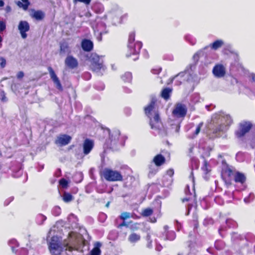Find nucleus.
Returning <instances> with one entry per match:
<instances>
[{
  "instance_id": "29",
  "label": "nucleus",
  "mask_w": 255,
  "mask_h": 255,
  "mask_svg": "<svg viewBox=\"0 0 255 255\" xmlns=\"http://www.w3.org/2000/svg\"><path fill=\"white\" fill-rule=\"evenodd\" d=\"M122 79L125 82H129L132 79V75L130 72H126L122 76Z\"/></svg>"
},
{
  "instance_id": "44",
  "label": "nucleus",
  "mask_w": 255,
  "mask_h": 255,
  "mask_svg": "<svg viewBox=\"0 0 255 255\" xmlns=\"http://www.w3.org/2000/svg\"><path fill=\"white\" fill-rule=\"evenodd\" d=\"M1 96V101L3 102H5L6 101L7 99H6V97L5 96V94L4 93V92L3 91H2L1 92V94H0Z\"/></svg>"
},
{
  "instance_id": "2",
  "label": "nucleus",
  "mask_w": 255,
  "mask_h": 255,
  "mask_svg": "<svg viewBox=\"0 0 255 255\" xmlns=\"http://www.w3.org/2000/svg\"><path fill=\"white\" fill-rule=\"evenodd\" d=\"M101 177L109 182L122 181L123 176L122 173L118 170H113L109 168H105L100 172Z\"/></svg>"
},
{
  "instance_id": "10",
  "label": "nucleus",
  "mask_w": 255,
  "mask_h": 255,
  "mask_svg": "<svg viewBox=\"0 0 255 255\" xmlns=\"http://www.w3.org/2000/svg\"><path fill=\"white\" fill-rule=\"evenodd\" d=\"M48 70L50 74V78L55 85L56 88L61 91H63L62 86L54 70L51 67L49 66L48 67Z\"/></svg>"
},
{
  "instance_id": "38",
  "label": "nucleus",
  "mask_w": 255,
  "mask_h": 255,
  "mask_svg": "<svg viewBox=\"0 0 255 255\" xmlns=\"http://www.w3.org/2000/svg\"><path fill=\"white\" fill-rule=\"evenodd\" d=\"M162 68L160 67H156L152 68L151 70V72L152 74L155 75H158L161 71Z\"/></svg>"
},
{
  "instance_id": "57",
  "label": "nucleus",
  "mask_w": 255,
  "mask_h": 255,
  "mask_svg": "<svg viewBox=\"0 0 255 255\" xmlns=\"http://www.w3.org/2000/svg\"><path fill=\"white\" fill-rule=\"evenodd\" d=\"M208 47V46H206V47L204 48V49H205L207 48V47Z\"/></svg>"
},
{
  "instance_id": "30",
  "label": "nucleus",
  "mask_w": 255,
  "mask_h": 255,
  "mask_svg": "<svg viewBox=\"0 0 255 255\" xmlns=\"http://www.w3.org/2000/svg\"><path fill=\"white\" fill-rule=\"evenodd\" d=\"M130 218H134L133 215L127 212H123L120 216V218L123 221Z\"/></svg>"
},
{
  "instance_id": "40",
  "label": "nucleus",
  "mask_w": 255,
  "mask_h": 255,
  "mask_svg": "<svg viewBox=\"0 0 255 255\" xmlns=\"http://www.w3.org/2000/svg\"><path fill=\"white\" fill-rule=\"evenodd\" d=\"M6 28L5 23L3 21H0V32H2Z\"/></svg>"
},
{
  "instance_id": "47",
  "label": "nucleus",
  "mask_w": 255,
  "mask_h": 255,
  "mask_svg": "<svg viewBox=\"0 0 255 255\" xmlns=\"http://www.w3.org/2000/svg\"><path fill=\"white\" fill-rule=\"evenodd\" d=\"M190 197H185V198H182L181 200V201L182 203H184L185 202H189L190 201Z\"/></svg>"
},
{
  "instance_id": "53",
  "label": "nucleus",
  "mask_w": 255,
  "mask_h": 255,
  "mask_svg": "<svg viewBox=\"0 0 255 255\" xmlns=\"http://www.w3.org/2000/svg\"><path fill=\"white\" fill-rule=\"evenodd\" d=\"M87 17H90L91 16V14L90 12H87L86 15H85Z\"/></svg>"
},
{
  "instance_id": "60",
  "label": "nucleus",
  "mask_w": 255,
  "mask_h": 255,
  "mask_svg": "<svg viewBox=\"0 0 255 255\" xmlns=\"http://www.w3.org/2000/svg\"><path fill=\"white\" fill-rule=\"evenodd\" d=\"M156 221V220L154 219V221H152V222H155Z\"/></svg>"
},
{
  "instance_id": "24",
  "label": "nucleus",
  "mask_w": 255,
  "mask_h": 255,
  "mask_svg": "<svg viewBox=\"0 0 255 255\" xmlns=\"http://www.w3.org/2000/svg\"><path fill=\"white\" fill-rule=\"evenodd\" d=\"M21 1H18L16 2L17 5L20 8H22L24 10L28 9V6L30 5L29 0H21Z\"/></svg>"
},
{
  "instance_id": "9",
  "label": "nucleus",
  "mask_w": 255,
  "mask_h": 255,
  "mask_svg": "<svg viewBox=\"0 0 255 255\" xmlns=\"http://www.w3.org/2000/svg\"><path fill=\"white\" fill-rule=\"evenodd\" d=\"M186 113V108L184 105L181 104H177L172 111V114L178 118L184 117Z\"/></svg>"
},
{
  "instance_id": "15",
  "label": "nucleus",
  "mask_w": 255,
  "mask_h": 255,
  "mask_svg": "<svg viewBox=\"0 0 255 255\" xmlns=\"http://www.w3.org/2000/svg\"><path fill=\"white\" fill-rule=\"evenodd\" d=\"M164 231L163 233L162 238L164 240L173 241L176 238V234L173 231H169V227L167 225H165L163 227Z\"/></svg>"
},
{
  "instance_id": "1",
  "label": "nucleus",
  "mask_w": 255,
  "mask_h": 255,
  "mask_svg": "<svg viewBox=\"0 0 255 255\" xmlns=\"http://www.w3.org/2000/svg\"><path fill=\"white\" fill-rule=\"evenodd\" d=\"M155 100L152 99L150 103L144 109L145 114L149 119V125L152 129H158L159 127L160 124L161 123L158 112L154 113V115L153 118L151 117V113L152 111H153L155 109Z\"/></svg>"
},
{
  "instance_id": "16",
  "label": "nucleus",
  "mask_w": 255,
  "mask_h": 255,
  "mask_svg": "<svg viewBox=\"0 0 255 255\" xmlns=\"http://www.w3.org/2000/svg\"><path fill=\"white\" fill-rule=\"evenodd\" d=\"M121 133L118 130H114L109 131V139L110 140V144L115 145L118 142Z\"/></svg>"
},
{
  "instance_id": "48",
  "label": "nucleus",
  "mask_w": 255,
  "mask_h": 255,
  "mask_svg": "<svg viewBox=\"0 0 255 255\" xmlns=\"http://www.w3.org/2000/svg\"><path fill=\"white\" fill-rule=\"evenodd\" d=\"M107 32H100V35L98 37V39L99 41H101L102 39V35L103 34L106 33Z\"/></svg>"
},
{
  "instance_id": "52",
  "label": "nucleus",
  "mask_w": 255,
  "mask_h": 255,
  "mask_svg": "<svg viewBox=\"0 0 255 255\" xmlns=\"http://www.w3.org/2000/svg\"><path fill=\"white\" fill-rule=\"evenodd\" d=\"M127 17H128V14H124L122 17V19L127 18Z\"/></svg>"
},
{
  "instance_id": "23",
  "label": "nucleus",
  "mask_w": 255,
  "mask_h": 255,
  "mask_svg": "<svg viewBox=\"0 0 255 255\" xmlns=\"http://www.w3.org/2000/svg\"><path fill=\"white\" fill-rule=\"evenodd\" d=\"M172 89L170 88H164L161 93V96L165 100H167L170 98V95L172 93Z\"/></svg>"
},
{
  "instance_id": "36",
  "label": "nucleus",
  "mask_w": 255,
  "mask_h": 255,
  "mask_svg": "<svg viewBox=\"0 0 255 255\" xmlns=\"http://www.w3.org/2000/svg\"><path fill=\"white\" fill-rule=\"evenodd\" d=\"M69 48L68 45L66 43H62L60 44V51L61 52H65Z\"/></svg>"
},
{
  "instance_id": "5",
  "label": "nucleus",
  "mask_w": 255,
  "mask_h": 255,
  "mask_svg": "<svg viewBox=\"0 0 255 255\" xmlns=\"http://www.w3.org/2000/svg\"><path fill=\"white\" fill-rule=\"evenodd\" d=\"M253 127L252 124L248 122H244L240 123L239 125V128L235 132V135L238 138H241L249 132Z\"/></svg>"
},
{
  "instance_id": "7",
  "label": "nucleus",
  "mask_w": 255,
  "mask_h": 255,
  "mask_svg": "<svg viewBox=\"0 0 255 255\" xmlns=\"http://www.w3.org/2000/svg\"><path fill=\"white\" fill-rule=\"evenodd\" d=\"M91 69L94 72H99L103 67V61L98 55L95 54L91 59Z\"/></svg>"
},
{
  "instance_id": "54",
  "label": "nucleus",
  "mask_w": 255,
  "mask_h": 255,
  "mask_svg": "<svg viewBox=\"0 0 255 255\" xmlns=\"http://www.w3.org/2000/svg\"><path fill=\"white\" fill-rule=\"evenodd\" d=\"M252 80L254 82H255V75H252Z\"/></svg>"
},
{
  "instance_id": "27",
  "label": "nucleus",
  "mask_w": 255,
  "mask_h": 255,
  "mask_svg": "<svg viewBox=\"0 0 255 255\" xmlns=\"http://www.w3.org/2000/svg\"><path fill=\"white\" fill-rule=\"evenodd\" d=\"M97 247H94L90 252V255H101V250L99 248L101 244L99 242L97 243Z\"/></svg>"
},
{
  "instance_id": "12",
  "label": "nucleus",
  "mask_w": 255,
  "mask_h": 255,
  "mask_svg": "<svg viewBox=\"0 0 255 255\" xmlns=\"http://www.w3.org/2000/svg\"><path fill=\"white\" fill-rule=\"evenodd\" d=\"M72 137L67 134H62L57 136L55 143L60 146H65L68 144L71 141Z\"/></svg>"
},
{
  "instance_id": "17",
  "label": "nucleus",
  "mask_w": 255,
  "mask_h": 255,
  "mask_svg": "<svg viewBox=\"0 0 255 255\" xmlns=\"http://www.w3.org/2000/svg\"><path fill=\"white\" fill-rule=\"evenodd\" d=\"M66 65L70 69H74L78 67L77 60L72 56H68L65 60Z\"/></svg>"
},
{
  "instance_id": "6",
  "label": "nucleus",
  "mask_w": 255,
  "mask_h": 255,
  "mask_svg": "<svg viewBox=\"0 0 255 255\" xmlns=\"http://www.w3.org/2000/svg\"><path fill=\"white\" fill-rule=\"evenodd\" d=\"M236 171L232 170L228 165L222 170V177L226 184H232Z\"/></svg>"
},
{
  "instance_id": "37",
  "label": "nucleus",
  "mask_w": 255,
  "mask_h": 255,
  "mask_svg": "<svg viewBox=\"0 0 255 255\" xmlns=\"http://www.w3.org/2000/svg\"><path fill=\"white\" fill-rule=\"evenodd\" d=\"M223 130V126L222 125H220L217 127H216L215 129H214L213 133H214L215 134H216L217 133H220Z\"/></svg>"
},
{
  "instance_id": "21",
  "label": "nucleus",
  "mask_w": 255,
  "mask_h": 255,
  "mask_svg": "<svg viewBox=\"0 0 255 255\" xmlns=\"http://www.w3.org/2000/svg\"><path fill=\"white\" fill-rule=\"evenodd\" d=\"M140 235L134 232L131 233L128 237V242L132 244L137 243L140 240Z\"/></svg>"
},
{
  "instance_id": "34",
  "label": "nucleus",
  "mask_w": 255,
  "mask_h": 255,
  "mask_svg": "<svg viewBox=\"0 0 255 255\" xmlns=\"http://www.w3.org/2000/svg\"><path fill=\"white\" fill-rule=\"evenodd\" d=\"M59 184L63 188H67L68 186V182L65 178L61 179L59 181Z\"/></svg>"
},
{
  "instance_id": "46",
  "label": "nucleus",
  "mask_w": 255,
  "mask_h": 255,
  "mask_svg": "<svg viewBox=\"0 0 255 255\" xmlns=\"http://www.w3.org/2000/svg\"><path fill=\"white\" fill-rule=\"evenodd\" d=\"M193 207V205L192 204H188L187 207V215H188L190 214V211L191 210L192 208Z\"/></svg>"
},
{
  "instance_id": "55",
  "label": "nucleus",
  "mask_w": 255,
  "mask_h": 255,
  "mask_svg": "<svg viewBox=\"0 0 255 255\" xmlns=\"http://www.w3.org/2000/svg\"><path fill=\"white\" fill-rule=\"evenodd\" d=\"M207 251L210 254H212V253L210 251V249L209 248L207 250Z\"/></svg>"
},
{
  "instance_id": "50",
  "label": "nucleus",
  "mask_w": 255,
  "mask_h": 255,
  "mask_svg": "<svg viewBox=\"0 0 255 255\" xmlns=\"http://www.w3.org/2000/svg\"><path fill=\"white\" fill-rule=\"evenodd\" d=\"M4 2L2 0H0V7H2L4 5Z\"/></svg>"
},
{
  "instance_id": "8",
  "label": "nucleus",
  "mask_w": 255,
  "mask_h": 255,
  "mask_svg": "<svg viewBox=\"0 0 255 255\" xmlns=\"http://www.w3.org/2000/svg\"><path fill=\"white\" fill-rule=\"evenodd\" d=\"M130 230L131 232H135L138 230H141L142 232H148L150 231V227H146V224L144 222H135L132 223L129 227Z\"/></svg>"
},
{
  "instance_id": "19",
  "label": "nucleus",
  "mask_w": 255,
  "mask_h": 255,
  "mask_svg": "<svg viewBox=\"0 0 255 255\" xmlns=\"http://www.w3.org/2000/svg\"><path fill=\"white\" fill-rule=\"evenodd\" d=\"M246 179L247 178L244 173L236 171L233 180L235 182L243 184L246 182Z\"/></svg>"
},
{
  "instance_id": "26",
  "label": "nucleus",
  "mask_w": 255,
  "mask_h": 255,
  "mask_svg": "<svg viewBox=\"0 0 255 255\" xmlns=\"http://www.w3.org/2000/svg\"><path fill=\"white\" fill-rule=\"evenodd\" d=\"M191 224L193 226V230H197L199 228V222H198V218L197 215H193V219L191 222Z\"/></svg>"
},
{
  "instance_id": "41",
  "label": "nucleus",
  "mask_w": 255,
  "mask_h": 255,
  "mask_svg": "<svg viewBox=\"0 0 255 255\" xmlns=\"http://www.w3.org/2000/svg\"><path fill=\"white\" fill-rule=\"evenodd\" d=\"M91 1V0H73V1L74 2H83L87 5H88L90 3Z\"/></svg>"
},
{
  "instance_id": "22",
  "label": "nucleus",
  "mask_w": 255,
  "mask_h": 255,
  "mask_svg": "<svg viewBox=\"0 0 255 255\" xmlns=\"http://www.w3.org/2000/svg\"><path fill=\"white\" fill-rule=\"evenodd\" d=\"M224 45V41L222 39L215 40L209 45V47L213 50H216L222 47Z\"/></svg>"
},
{
  "instance_id": "39",
  "label": "nucleus",
  "mask_w": 255,
  "mask_h": 255,
  "mask_svg": "<svg viewBox=\"0 0 255 255\" xmlns=\"http://www.w3.org/2000/svg\"><path fill=\"white\" fill-rule=\"evenodd\" d=\"M6 66V60L2 57H0V67L4 68Z\"/></svg>"
},
{
  "instance_id": "35",
  "label": "nucleus",
  "mask_w": 255,
  "mask_h": 255,
  "mask_svg": "<svg viewBox=\"0 0 255 255\" xmlns=\"http://www.w3.org/2000/svg\"><path fill=\"white\" fill-rule=\"evenodd\" d=\"M203 125V122H201V123H199L197 125V126L196 127V130H195V131H194V132L193 133V136L194 137L196 136L199 134V133L200 132V131L201 130V128L202 127Z\"/></svg>"
},
{
  "instance_id": "14",
  "label": "nucleus",
  "mask_w": 255,
  "mask_h": 255,
  "mask_svg": "<svg viewBox=\"0 0 255 255\" xmlns=\"http://www.w3.org/2000/svg\"><path fill=\"white\" fill-rule=\"evenodd\" d=\"M213 73L216 77H223L226 74L225 68L222 64H217L213 69Z\"/></svg>"
},
{
  "instance_id": "20",
  "label": "nucleus",
  "mask_w": 255,
  "mask_h": 255,
  "mask_svg": "<svg viewBox=\"0 0 255 255\" xmlns=\"http://www.w3.org/2000/svg\"><path fill=\"white\" fill-rule=\"evenodd\" d=\"M166 161L165 158L161 154L156 155L153 159V162L156 166H160L165 163Z\"/></svg>"
},
{
  "instance_id": "51",
  "label": "nucleus",
  "mask_w": 255,
  "mask_h": 255,
  "mask_svg": "<svg viewBox=\"0 0 255 255\" xmlns=\"http://www.w3.org/2000/svg\"><path fill=\"white\" fill-rule=\"evenodd\" d=\"M222 231V229L221 228H220V229H219V230H218V232H219V234L220 235V236H221L222 238H223L224 237H223V235H222V234H221V231Z\"/></svg>"
},
{
  "instance_id": "45",
  "label": "nucleus",
  "mask_w": 255,
  "mask_h": 255,
  "mask_svg": "<svg viewBox=\"0 0 255 255\" xmlns=\"http://www.w3.org/2000/svg\"><path fill=\"white\" fill-rule=\"evenodd\" d=\"M16 76L18 79H21L24 76V73L22 71H19L17 73Z\"/></svg>"
},
{
  "instance_id": "42",
  "label": "nucleus",
  "mask_w": 255,
  "mask_h": 255,
  "mask_svg": "<svg viewBox=\"0 0 255 255\" xmlns=\"http://www.w3.org/2000/svg\"><path fill=\"white\" fill-rule=\"evenodd\" d=\"M174 172L173 169H169L166 171V174L170 177H172L174 175Z\"/></svg>"
},
{
  "instance_id": "31",
  "label": "nucleus",
  "mask_w": 255,
  "mask_h": 255,
  "mask_svg": "<svg viewBox=\"0 0 255 255\" xmlns=\"http://www.w3.org/2000/svg\"><path fill=\"white\" fill-rule=\"evenodd\" d=\"M153 213V211L150 208L144 209L141 213V215L143 217H148L151 216Z\"/></svg>"
},
{
  "instance_id": "58",
  "label": "nucleus",
  "mask_w": 255,
  "mask_h": 255,
  "mask_svg": "<svg viewBox=\"0 0 255 255\" xmlns=\"http://www.w3.org/2000/svg\"><path fill=\"white\" fill-rule=\"evenodd\" d=\"M109 203H108L106 205L107 206H108Z\"/></svg>"
},
{
  "instance_id": "59",
  "label": "nucleus",
  "mask_w": 255,
  "mask_h": 255,
  "mask_svg": "<svg viewBox=\"0 0 255 255\" xmlns=\"http://www.w3.org/2000/svg\"><path fill=\"white\" fill-rule=\"evenodd\" d=\"M132 222V221H130L129 222H128V224H130V223H131Z\"/></svg>"
},
{
  "instance_id": "25",
  "label": "nucleus",
  "mask_w": 255,
  "mask_h": 255,
  "mask_svg": "<svg viewBox=\"0 0 255 255\" xmlns=\"http://www.w3.org/2000/svg\"><path fill=\"white\" fill-rule=\"evenodd\" d=\"M32 16L36 20H41L44 18L45 14L41 10H35L34 11Z\"/></svg>"
},
{
  "instance_id": "43",
  "label": "nucleus",
  "mask_w": 255,
  "mask_h": 255,
  "mask_svg": "<svg viewBox=\"0 0 255 255\" xmlns=\"http://www.w3.org/2000/svg\"><path fill=\"white\" fill-rule=\"evenodd\" d=\"M123 227H128V224L125 221H123V222L122 223H121V224H120L118 226V228H122Z\"/></svg>"
},
{
  "instance_id": "32",
  "label": "nucleus",
  "mask_w": 255,
  "mask_h": 255,
  "mask_svg": "<svg viewBox=\"0 0 255 255\" xmlns=\"http://www.w3.org/2000/svg\"><path fill=\"white\" fill-rule=\"evenodd\" d=\"M209 164L208 162L206 160H205L204 161L203 165L202 167V170L204 172V173L206 174L209 173L211 171V170L209 169Z\"/></svg>"
},
{
  "instance_id": "3",
  "label": "nucleus",
  "mask_w": 255,
  "mask_h": 255,
  "mask_svg": "<svg viewBox=\"0 0 255 255\" xmlns=\"http://www.w3.org/2000/svg\"><path fill=\"white\" fill-rule=\"evenodd\" d=\"M135 33L134 31H132L129 33L128 39V47L129 50V54L136 55L139 54L141 48L142 46V43L140 41H136L133 43L135 41Z\"/></svg>"
},
{
  "instance_id": "13",
  "label": "nucleus",
  "mask_w": 255,
  "mask_h": 255,
  "mask_svg": "<svg viewBox=\"0 0 255 255\" xmlns=\"http://www.w3.org/2000/svg\"><path fill=\"white\" fill-rule=\"evenodd\" d=\"M94 146V142L92 139L86 138L83 143V153L85 155L88 154Z\"/></svg>"
},
{
  "instance_id": "56",
  "label": "nucleus",
  "mask_w": 255,
  "mask_h": 255,
  "mask_svg": "<svg viewBox=\"0 0 255 255\" xmlns=\"http://www.w3.org/2000/svg\"><path fill=\"white\" fill-rule=\"evenodd\" d=\"M2 40V38L1 37V36L0 35V42H1Z\"/></svg>"
},
{
  "instance_id": "11",
  "label": "nucleus",
  "mask_w": 255,
  "mask_h": 255,
  "mask_svg": "<svg viewBox=\"0 0 255 255\" xmlns=\"http://www.w3.org/2000/svg\"><path fill=\"white\" fill-rule=\"evenodd\" d=\"M18 29L19 30L21 37L23 39H25L27 36L26 32L28 31L30 29V26L28 22L26 21H20L18 26Z\"/></svg>"
},
{
  "instance_id": "49",
  "label": "nucleus",
  "mask_w": 255,
  "mask_h": 255,
  "mask_svg": "<svg viewBox=\"0 0 255 255\" xmlns=\"http://www.w3.org/2000/svg\"><path fill=\"white\" fill-rule=\"evenodd\" d=\"M74 248L72 247H71V246H67L66 247V248L65 249V250L66 251H70V252H71L73 250H74Z\"/></svg>"
},
{
  "instance_id": "28",
  "label": "nucleus",
  "mask_w": 255,
  "mask_h": 255,
  "mask_svg": "<svg viewBox=\"0 0 255 255\" xmlns=\"http://www.w3.org/2000/svg\"><path fill=\"white\" fill-rule=\"evenodd\" d=\"M73 196L69 193L64 192L63 195V200L66 203H68L73 200Z\"/></svg>"
},
{
  "instance_id": "33",
  "label": "nucleus",
  "mask_w": 255,
  "mask_h": 255,
  "mask_svg": "<svg viewBox=\"0 0 255 255\" xmlns=\"http://www.w3.org/2000/svg\"><path fill=\"white\" fill-rule=\"evenodd\" d=\"M145 239L147 242L146 247L149 249L151 248L152 247V241L149 234H147Z\"/></svg>"
},
{
  "instance_id": "4",
  "label": "nucleus",
  "mask_w": 255,
  "mask_h": 255,
  "mask_svg": "<svg viewBox=\"0 0 255 255\" xmlns=\"http://www.w3.org/2000/svg\"><path fill=\"white\" fill-rule=\"evenodd\" d=\"M48 249L50 253L53 255H60L63 251L61 242L57 236L51 237L48 243Z\"/></svg>"
},
{
  "instance_id": "18",
  "label": "nucleus",
  "mask_w": 255,
  "mask_h": 255,
  "mask_svg": "<svg viewBox=\"0 0 255 255\" xmlns=\"http://www.w3.org/2000/svg\"><path fill=\"white\" fill-rule=\"evenodd\" d=\"M81 47L84 51L90 52L93 50L94 44L91 40L84 39L81 42Z\"/></svg>"
}]
</instances>
